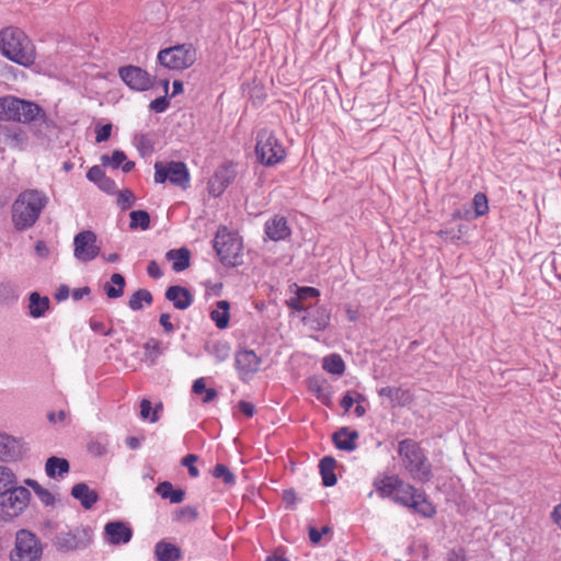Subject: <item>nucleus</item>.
<instances>
[{
    "label": "nucleus",
    "instance_id": "obj_1",
    "mask_svg": "<svg viewBox=\"0 0 561 561\" xmlns=\"http://www.w3.org/2000/svg\"><path fill=\"white\" fill-rule=\"evenodd\" d=\"M48 196L39 190L27 188L21 192L12 204V222L16 230L23 231L35 225Z\"/></svg>",
    "mask_w": 561,
    "mask_h": 561
},
{
    "label": "nucleus",
    "instance_id": "obj_2",
    "mask_svg": "<svg viewBox=\"0 0 561 561\" xmlns=\"http://www.w3.org/2000/svg\"><path fill=\"white\" fill-rule=\"evenodd\" d=\"M0 51L12 62L31 67L36 59L35 46L19 27L8 26L0 31Z\"/></svg>",
    "mask_w": 561,
    "mask_h": 561
},
{
    "label": "nucleus",
    "instance_id": "obj_3",
    "mask_svg": "<svg viewBox=\"0 0 561 561\" xmlns=\"http://www.w3.org/2000/svg\"><path fill=\"white\" fill-rule=\"evenodd\" d=\"M0 121L30 124L46 122L44 110L36 103L13 95L0 98Z\"/></svg>",
    "mask_w": 561,
    "mask_h": 561
},
{
    "label": "nucleus",
    "instance_id": "obj_4",
    "mask_svg": "<svg viewBox=\"0 0 561 561\" xmlns=\"http://www.w3.org/2000/svg\"><path fill=\"white\" fill-rule=\"evenodd\" d=\"M398 454L412 479L421 482L431 480L432 466L425 451L416 442L412 439L401 440L398 445Z\"/></svg>",
    "mask_w": 561,
    "mask_h": 561
},
{
    "label": "nucleus",
    "instance_id": "obj_5",
    "mask_svg": "<svg viewBox=\"0 0 561 561\" xmlns=\"http://www.w3.org/2000/svg\"><path fill=\"white\" fill-rule=\"evenodd\" d=\"M214 248L222 264L237 266L242 263V241L238 234L228 231L226 227L217 231Z\"/></svg>",
    "mask_w": 561,
    "mask_h": 561
},
{
    "label": "nucleus",
    "instance_id": "obj_6",
    "mask_svg": "<svg viewBox=\"0 0 561 561\" xmlns=\"http://www.w3.org/2000/svg\"><path fill=\"white\" fill-rule=\"evenodd\" d=\"M158 61L170 70H183L190 68L196 60V49L192 44H181L161 49Z\"/></svg>",
    "mask_w": 561,
    "mask_h": 561
},
{
    "label": "nucleus",
    "instance_id": "obj_7",
    "mask_svg": "<svg viewBox=\"0 0 561 561\" xmlns=\"http://www.w3.org/2000/svg\"><path fill=\"white\" fill-rule=\"evenodd\" d=\"M31 492L24 488L15 485L10 491L0 494V519L10 522L18 517L27 506Z\"/></svg>",
    "mask_w": 561,
    "mask_h": 561
},
{
    "label": "nucleus",
    "instance_id": "obj_8",
    "mask_svg": "<svg viewBox=\"0 0 561 561\" xmlns=\"http://www.w3.org/2000/svg\"><path fill=\"white\" fill-rule=\"evenodd\" d=\"M42 545L37 537L27 529H20L15 534L14 547L10 551V561H39Z\"/></svg>",
    "mask_w": 561,
    "mask_h": 561
},
{
    "label": "nucleus",
    "instance_id": "obj_9",
    "mask_svg": "<svg viewBox=\"0 0 561 561\" xmlns=\"http://www.w3.org/2000/svg\"><path fill=\"white\" fill-rule=\"evenodd\" d=\"M255 153L264 165H274L285 158V150L275 135L268 129L257 133Z\"/></svg>",
    "mask_w": 561,
    "mask_h": 561
},
{
    "label": "nucleus",
    "instance_id": "obj_10",
    "mask_svg": "<svg viewBox=\"0 0 561 561\" xmlns=\"http://www.w3.org/2000/svg\"><path fill=\"white\" fill-rule=\"evenodd\" d=\"M167 180L174 185L186 188L190 184V173L186 164L182 161L156 162V183H164Z\"/></svg>",
    "mask_w": 561,
    "mask_h": 561
},
{
    "label": "nucleus",
    "instance_id": "obj_11",
    "mask_svg": "<svg viewBox=\"0 0 561 561\" xmlns=\"http://www.w3.org/2000/svg\"><path fill=\"white\" fill-rule=\"evenodd\" d=\"M73 254L80 262H90L100 253L96 234L91 230L79 232L73 239Z\"/></svg>",
    "mask_w": 561,
    "mask_h": 561
},
{
    "label": "nucleus",
    "instance_id": "obj_12",
    "mask_svg": "<svg viewBox=\"0 0 561 561\" xmlns=\"http://www.w3.org/2000/svg\"><path fill=\"white\" fill-rule=\"evenodd\" d=\"M118 73L121 79L133 90L146 91L153 84L151 76L136 66L122 67Z\"/></svg>",
    "mask_w": 561,
    "mask_h": 561
},
{
    "label": "nucleus",
    "instance_id": "obj_13",
    "mask_svg": "<svg viewBox=\"0 0 561 561\" xmlns=\"http://www.w3.org/2000/svg\"><path fill=\"white\" fill-rule=\"evenodd\" d=\"M234 365L239 377L242 380H247L259 370L261 359L253 351L241 350L236 353Z\"/></svg>",
    "mask_w": 561,
    "mask_h": 561
},
{
    "label": "nucleus",
    "instance_id": "obj_14",
    "mask_svg": "<svg viewBox=\"0 0 561 561\" xmlns=\"http://www.w3.org/2000/svg\"><path fill=\"white\" fill-rule=\"evenodd\" d=\"M234 178L236 171L232 165L219 167L208 181V193L215 197L220 196Z\"/></svg>",
    "mask_w": 561,
    "mask_h": 561
},
{
    "label": "nucleus",
    "instance_id": "obj_15",
    "mask_svg": "<svg viewBox=\"0 0 561 561\" xmlns=\"http://www.w3.org/2000/svg\"><path fill=\"white\" fill-rule=\"evenodd\" d=\"M104 537L111 545H125L131 540L133 529L121 520L108 522L104 527Z\"/></svg>",
    "mask_w": 561,
    "mask_h": 561
},
{
    "label": "nucleus",
    "instance_id": "obj_16",
    "mask_svg": "<svg viewBox=\"0 0 561 561\" xmlns=\"http://www.w3.org/2000/svg\"><path fill=\"white\" fill-rule=\"evenodd\" d=\"M264 230L268 239L273 241L285 240L291 233L286 218L278 215L265 222Z\"/></svg>",
    "mask_w": 561,
    "mask_h": 561
},
{
    "label": "nucleus",
    "instance_id": "obj_17",
    "mask_svg": "<svg viewBox=\"0 0 561 561\" xmlns=\"http://www.w3.org/2000/svg\"><path fill=\"white\" fill-rule=\"evenodd\" d=\"M20 455L21 448L19 440L4 432H0V462L15 460Z\"/></svg>",
    "mask_w": 561,
    "mask_h": 561
},
{
    "label": "nucleus",
    "instance_id": "obj_18",
    "mask_svg": "<svg viewBox=\"0 0 561 561\" xmlns=\"http://www.w3.org/2000/svg\"><path fill=\"white\" fill-rule=\"evenodd\" d=\"M3 141L13 149H23L27 144L26 133L18 126H0Z\"/></svg>",
    "mask_w": 561,
    "mask_h": 561
},
{
    "label": "nucleus",
    "instance_id": "obj_19",
    "mask_svg": "<svg viewBox=\"0 0 561 561\" xmlns=\"http://www.w3.org/2000/svg\"><path fill=\"white\" fill-rule=\"evenodd\" d=\"M165 298L179 310L187 309L193 302V296L185 287L174 285L165 291Z\"/></svg>",
    "mask_w": 561,
    "mask_h": 561
},
{
    "label": "nucleus",
    "instance_id": "obj_20",
    "mask_svg": "<svg viewBox=\"0 0 561 561\" xmlns=\"http://www.w3.org/2000/svg\"><path fill=\"white\" fill-rule=\"evenodd\" d=\"M302 321L312 330L322 331L330 323V312L324 307H317L312 310H309L307 314L302 317Z\"/></svg>",
    "mask_w": 561,
    "mask_h": 561
},
{
    "label": "nucleus",
    "instance_id": "obj_21",
    "mask_svg": "<svg viewBox=\"0 0 561 561\" xmlns=\"http://www.w3.org/2000/svg\"><path fill=\"white\" fill-rule=\"evenodd\" d=\"M71 495L78 500L85 510H90L99 500L98 492L84 482L75 484L71 489Z\"/></svg>",
    "mask_w": 561,
    "mask_h": 561
},
{
    "label": "nucleus",
    "instance_id": "obj_22",
    "mask_svg": "<svg viewBox=\"0 0 561 561\" xmlns=\"http://www.w3.org/2000/svg\"><path fill=\"white\" fill-rule=\"evenodd\" d=\"M358 433L350 431L347 427H342L333 434V443L340 450L353 451L356 449V439Z\"/></svg>",
    "mask_w": 561,
    "mask_h": 561
},
{
    "label": "nucleus",
    "instance_id": "obj_23",
    "mask_svg": "<svg viewBox=\"0 0 561 561\" xmlns=\"http://www.w3.org/2000/svg\"><path fill=\"white\" fill-rule=\"evenodd\" d=\"M154 556L158 561H179L182 558V551L178 546L161 540L154 546Z\"/></svg>",
    "mask_w": 561,
    "mask_h": 561
},
{
    "label": "nucleus",
    "instance_id": "obj_24",
    "mask_svg": "<svg viewBox=\"0 0 561 561\" xmlns=\"http://www.w3.org/2000/svg\"><path fill=\"white\" fill-rule=\"evenodd\" d=\"M69 470L70 466L68 460L56 456L49 457L45 465L46 474L51 479L61 478L64 474L68 473Z\"/></svg>",
    "mask_w": 561,
    "mask_h": 561
},
{
    "label": "nucleus",
    "instance_id": "obj_25",
    "mask_svg": "<svg viewBox=\"0 0 561 561\" xmlns=\"http://www.w3.org/2000/svg\"><path fill=\"white\" fill-rule=\"evenodd\" d=\"M378 394L388 398L393 407H403L410 399L408 391L396 387H382L378 390Z\"/></svg>",
    "mask_w": 561,
    "mask_h": 561
},
{
    "label": "nucleus",
    "instance_id": "obj_26",
    "mask_svg": "<svg viewBox=\"0 0 561 561\" xmlns=\"http://www.w3.org/2000/svg\"><path fill=\"white\" fill-rule=\"evenodd\" d=\"M165 256L172 262V268L175 272H182L190 266V251L185 248L170 250Z\"/></svg>",
    "mask_w": 561,
    "mask_h": 561
},
{
    "label": "nucleus",
    "instance_id": "obj_27",
    "mask_svg": "<svg viewBox=\"0 0 561 561\" xmlns=\"http://www.w3.org/2000/svg\"><path fill=\"white\" fill-rule=\"evenodd\" d=\"M336 461L332 457H324L319 463L322 483L324 486H333L336 483V476L334 473Z\"/></svg>",
    "mask_w": 561,
    "mask_h": 561
},
{
    "label": "nucleus",
    "instance_id": "obj_28",
    "mask_svg": "<svg viewBox=\"0 0 561 561\" xmlns=\"http://www.w3.org/2000/svg\"><path fill=\"white\" fill-rule=\"evenodd\" d=\"M125 278L122 274L115 273L111 276V282L104 284V291L110 299H117L124 295Z\"/></svg>",
    "mask_w": 561,
    "mask_h": 561
},
{
    "label": "nucleus",
    "instance_id": "obj_29",
    "mask_svg": "<svg viewBox=\"0 0 561 561\" xmlns=\"http://www.w3.org/2000/svg\"><path fill=\"white\" fill-rule=\"evenodd\" d=\"M49 308L48 297H42L38 293L34 291L30 295V316L32 318H41Z\"/></svg>",
    "mask_w": 561,
    "mask_h": 561
},
{
    "label": "nucleus",
    "instance_id": "obj_30",
    "mask_svg": "<svg viewBox=\"0 0 561 561\" xmlns=\"http://www.w3.org/2000/svg\"><path fill=\"white\" fill-rule=\"evenodd\" d=\"M229 302L227 300L217 301L216 309L210 312V318L218 329H225L229 323Z\"/></svg>",
    "mask_w": 561,
    "mask_h": 561
},
{
    "label": "nucleus",
    "instance_id": "obj_31",
    "mask_svg": "<svg viewBox=\"0 0 561 561\" xmlns=\"http://www.w3.org/2000/svg\"><path fill=\"white\" fill-rule=\"evenodd\" d=\"M397 485L398 489L392 501L400 505L409 507L412 500L415 499V494L417 491L411 484L405 483L402 480Z\"/></svg>",
    "mask_w": 561,
    "mask_h": 561
},
{
    "label": "nucleus",
    "instance_id": "obj_32",
    "mask_svg": "<svg viewBox=\"0 0 561 561\" xmlns=\"http://www.w3.org/2000/svg\"><path fill=\"white\" fill-rule=\"evenodd\" d=\"M400 481L401 479L394 476L385 477L380 481L375 482V486L381 497H390L392 500L398 489L397 484L400 483Z\"/></svg>",
    "mask_w": 561,
    "mask_h": 561
},
{
    "label": "nucleus",
    "instance_id": "obj_33",
    "mask_svg": "<svg viewBox=\"0 0 561 561\" xmlns=\"http://www.w3.org/2000/svg\"><path fill=\"white\" fill-rule=\"evenodd\" d=\"M322 367L325 371L341 376L345 370V364L337 354H331L323 358Z\"/></svg>",
    "mask_w": 561,
    "mask_h": 561
},
{
    "label": "nucleus",
    "instance_id": "obj_34",
    "mask_svg": "<svg viewBox=\"0 0 561 561\" xmlns=\"http://www.w3.org/2000/svg\"><path fill=\"white\" fill-rule=\"evenodd\" d=\"M409 507L424 517H432L435 514L434 506L419 492H416L415 499L412 500Z\"/></svg>",
    "mask_w": 561,
    "mask_h": 561
},
{
    "label": "nucleus",
    "instance_id": "obj_35",
    "mask_svg": "<svg viewBox=\"0 0 561 561\" xmlns=\"http://www.w3.org/2000/svg\"><path fill=\"white\" fill-rule=\"evenodd\" d=\"M152 299V295L149 290L138 289L130 296L128 307L134 311H138L144 308V302L147 305H151Z\"/></svg>",
    "mask_w": 561,
    "mask_h": 561
},
{
    "label": "nucleus",
    "instance_id": "obj_36",
    "mask_svg": "<svg viewBox=\"0 0 561 561\" xmlns=\"http://www.w3.org/2000/svg\"><path fill=\"white\" fill-rule=\"evenodd\" d=\"M18 485V478L14 471L7 467L0 465V494L10 491Z\"/></svg>",
    "mask_w": 561,
    "mask_h": 561
},
{
    "label": "nucleus",
    "instance_id": "obj_37",
    "mask_svg": "<svg viewBox=\"0 0 561 561\" xmlns=\"http://www.w3.org/2000/svg\"><path fill=\"white\" fill-rule=\"evenodd\" d=\"M130 229L140 228L147 230L150 226V216L146 210H133L130 213Z\"/></svg>",
    "mask_w": 561,
    "mask_h": 561
},
{
    "label": "nucleus",
    "instance_id": "obj_38",
    "mask_svg": "<svg viewBox=\"0 0 561 561\" xmlns=\"http://www.w3.org/2000/svg\"><path fill=\"white\" fill-rule=\"evenodd\" d=\"M126 154L121 150H115L113 154L110 157L107 154H103L101 157V163L103 167H111L113 169H117L122 167V164L126 161Z\"/></svg>",
    "mask_w": 561,
    "mask_h": 561
},
{
    "label": "nucleus",
    "instance_id": "obj_39",
    "mask_svg": "<svg viewBox=\"0 0 561 561\" xmlns=\"http://www.w3.org/2000/svg\"><path fill=\"white\" fill-rule=\"evenodd\" d=\"M25 482L34 490V492L45 505H50L54 503L55 499L53 494L48 490L44 489L37 481L27 479Z\"/></svg>",
    "mask_w": 561,
    "mask_h": 561
},
{
    "label": "nucleus",
    "instance_id": "obj_40",
    "mask_svg": "<svg viewBox=\"0 0 561 561\" xmlns=\"http://www.w3.org/2000/svg\"><path fill=\"white\" fill-rule=\"evenodd\" d=\"M57 545L64 550H75L79 546V540L72 533H62L57 537Z\"/></svg>",
    "mask_w": 561,
    "mask_h": 561
},
{
    "label": "nucleus",
    "instance_id": "obj_41",
    "mask_svg": "<svg viewBox=\"0 0 561 561\" xmlns=\"http://www.w3.org/2000/svg\"><path fill=\"white\" fill-rule=\"evenodd\" d=\"M144 348L146 360H149L150 364H154L156 359L161 354L160 343L157 340H150L145 343Z\"/></svg>",
    "mask_w": 561,
    "mask_h": 561
},
{
    "label": "nucleus",
    "instance_id": "obj_42",
    "mask_svg": "<svg viewBox=\"0 0 561 561\" xmlns=\"http://www.w3.org/2000/svg\"><path fill=\"white\" fill-rule=\"evenodd\" d=\"M213 476L221 479L226 484H233L236 482L234 474L225 465L218 463L213 470Z\"/></svg>",
    "mask_w": 561,
    "mask_h": 561
},
{
    "label": "nucleus",
    "instance_id": "obj_43",
    "mask_svg": "<svg viewBox=\"0 0 561 561\" xmlns=\"http://www.w3.org/2000/svg\"><path fill=\"white\" fill-rule=\"evenodd\" d=\"M152 410L151 402L148 399H142L140 402V416L144 420H150L151 423H154L158 421V407L152 412V415L150 416Z\"/></svg>",
    "mask_w": 561,
    "mask_h": 561
},
{
    "label": "nucleus",
    "instance_id": "obj_44",
    "mask_svg": "<svg viewBox=\"0 0 561 561\" xmlns=\"http://www.w3.org/2000/svg\"><path fill=\"white\" fill-rule=\"evenodd\" d=\"M473 207L476 211V217L486 214V211L489 210L486 196L482 193L476 194L473 197Z\"/></svg>",
    "mask_w": 561,
    "mask_h": 561
},
{
    "label": "nucleus",
    "instance_id": "obj_45",
    "mask_svg": "<svg viewBox=\"0 0 561 561\" xmlns=\"http://www.w3.org/2000/svg\"><path fill=\"white\" fill-rule=\"evenodd\" d=\"M213 354L218 362H224L229 357L230 347L227 343H216L213 346Z\"/></svg>",
    "mask_w": 561,
    "mask_h": 561
},
{
    "label": "nucleus",
    "instance_id": "obj_46",
    "mask_svg": "<svg viewBox=\"0 0 561 561\" xmlns=\"http://www.w3.org/2000/svg\"><path fill=\"white\" fill-rule=\"evenodd\" d=\"M197 456L193 454H190L182 459V465L187 468L190 476L193 478L199 476V471L195 467V462L197 461Z\"/></svg>",
    "mask_w": 561,
    "mask_h": 561
},
{
    "label": "nucleus",
    "instance_id": "obj_47",
    "mask_svg": "<svg viewBox=\"0 0 561 561\" xmlns=\"http://www.w3.org/2000/svg\"><path fill=\"white\" fill-rule=\"evenodd\" d=\"M117 203L123 209H128L135 204V196L128 190L122 191L118 195Z\"/></svg>",
    "mask_w": 561,
    "mask_h": 561
},
{
    "label": "nucleus",
    "instance_id": "obj_48",
    "mask_svg": "<svg viewBox=\"0 0 561 561\" xmlns=\"http://www.w3.org/2000/svg\"><path fill=\"white\" fill-rule=\"evenodd\" d=\"M176 519H187V520H195L198 516V513L196 508L191 506H184L176 511L175 513Z\"/></svg>",
    "mask_w": 561,
    "mask_h": 561
},
{
    "label": "nucleus",
    "instance_id": "obj_49",
    "mask_svg": "<svg viewBox=\"0 0 561 561\" xmlns=\"http://www.w3.org/2000/svg\"><path fill=\"white\" fill-rule=\"evenodd\" d=\"M104 176L105 173L100 165H93L87 173L88 180L95 183L96 185L100 181L103 180Z\"/></svg>",
    "mask_w": 561,
    "mask_h": 561
},
{
    "label": "nucleus",
    "instance_id": "obj_50",
    "mask_svg": "<svg viewBox=\"0 0 561 561\" xmlns=\"http://www.w3.org/2000/svg\"><path fill=\"white\" fill-rule=\"evenodd\" d=\"M112 133V124H105L95 129V140L96 142L106 141L111 137Z\"/></svg>",
    "mask_w": 561,
    "mask_h": 561
},
{
    "label": "nucleus",
    "instance_id": "obj_51",
    "mask_svg": "<svg viewBox=\"0 0 561 561\" xmlns=\"http://www.w3.org/2000/svg\"><path fill=\"white\" fill-rule=\"evenodd\" d=\"M149 107L156 113H162L169 107V101L167 96H160L151 101Z\"/></svg>",
    "mask_w": 561,
    "mask_h": 561
},
{
    "label": "nucleus",
    "instance_id": "obj_52",
    "mask_svg": "<svg viewBox=\"0 0 561 561\" xmlns=\"http://www.w3.org/2000/svg\"><path fill=\"white\" fill-rule=\"evenodd\" d=\"M319 295V291L313 287H301L297 290V297L304 302L309 298H314Z\"/></svg>",
    "mask_w": 561,
    "mask_h": 561
},
{
    "label": "nucleus",
    "instance_id": "obj_53",
    "mask_svg": "<svg viewBox=\"0 0 561 561\" xmlns=\"http://www.w3.org/2000/svg\"><path fill=\"white\" fill-rule=\"evenodd\" d=\"M363 399H364V397L362 394H359V393H357V398H354L351 392H347L343 397V399L341 401V405L347 412L353 407L355 401H360Z\"/></svg>",
    "mask_w": 561,
    "mask_h": 561
},
{
    "label": "nucleus",
    "instance_id": "obj_54",
    "mask_svg": "<svg viewBox=\"0 0 561 561\" xmlns=\"http://www.w3.org/2000/svg\"><path fill=\"white\" fill-rule=\"evenodd\" d=\"M173 485L169 481H163L159 483L156 488V492L162 497L167 499L170 492L172 491Z\"/></svg>",
    "mask_w": 561,
    "mask_h": 561
},
{
    "label": "nucleus",
    "instance_id": "obj_55",
    "mask_svg": "<svg viewBox=\"0 0 561 561\" xmlns=\"http://www.w3.org/2000/svg\"><path fill=\"white\" fill-rule=\"evenodd\" d=\"M184 497H185V492L181 489H178V490H174L172 489V491L170 492V494L168 495V500L172 503V504H179V503H182L184 501Z\"/></svg>",
    "mask_w": 561,
    "mask_h": 561
},
{
    "label": "nucleus",
    "instance_id": "obj_56",
    "mask_svg": "<svg viewBox=\"0 0 561 561\" xmlns=\"http://www.w3.org/2000/svg\"><path fill=\"white\" fill-rule=\"evenodd\" d=\"M288 306L297 311H305L309 309V306H307L300 298H298L297 295L289 299Z\"/></svg>",
    "mask_w": 561,
    "mask_h": 561
},
{
    "label": "nucleus",
    "instance_id": "obj_57",
    "mask_svg": "<svg viewBox=\"0 0 561 561\" xmlns=\"http://www.w3.org/2000/svg\"><path fill=\"white\" fill-rule=\"evenodd\" d=\"M147 273L152 278H160L162 276V271L156 261H151L148 264Z\"/></svg>",
    "mask_w": 561,
    "mask_h": 561
},
{
    "label": "nucleus",
    "instance_id": "obj_58",
    "mask_svg": "<svg viewBox=\"0 0 561 561\" xmlns=\"http://www.w3.org/2000/svg\"><path fill=\"white\" fill-rule=\"evenodd\" d=\"M465 559H466L465 550L461 548L450 550L447 553V561H465Z\"/></svg>",
    "mask_w": 561,
    "mask_h": 561
},
{
    "label": "nucleus",
    "instance_id": "obj_59",
    "mask_svg": "<svg viewBox=\"0 0 561 561\" xmlns=\"http://www.w3.org/2000/svg\"><path fill=\"white\" fill-rule=\"evenodd\" d=\"M159 322L165 332L170 333L174 331V327L171 323V316L169 313H162L160 316Z\"/></svg>",
    "mask_w": 561,
    "mask_h": 561
},
{
    "label": "nucleus",
    "instance_id": "obj_60",
    "mask_svg": "<svg viewBox=\"0 0 561 561\" xmlns=\"http://www.w3.org/2000/svg\"><path fill=\"white\" fill-rule=\"evenodd\" d=\"M90 328L92 331L102 333L104 335H111L113 332L112 329L105 330V325L103 322H99V321H94V320L90 321Z\"/></svg>",
    "mask_w": 561,
    "mask_h": 561
},
{
    "label": "nucleus",
    "instance_id": "obj_61",
    "mask_svg": "<svg viewBox=\"0 0 561 561\" xmlns=\"http://www.w3.org/2000/svg\"><path fill=\"white\" fill-rule=\"evenodd\" d=\"M98 186L104 192H112L115 190L116 184L113 180L105 175L103 180L98 183Z\"/></svg>",
    "mask_w": 561,
    "mask_h": 561
},
{
    "label": "nucleus",
    "instance_id": "obj_62",
    "mask_svg": "<svg viewBox=\"0 0 561 561\" xmlns=\"http://www.w3.org/2000/svg\"><path fill=\"white\" fill-rule=\"evenodd\" d=\"M239 410L248 417H251L254 414V405L247 401L239 402Z\"/></svg>",
    "mask_w": 561,
    "mask_h": 561
},
{
    "label": "nucleus",
    "instance_id": "obj_63",
    "mask_svg": "<svg viewBox=\"0 0 561 561\" xmlns=\"http://www.w3.org/2000/svg\"><path fill=\"white\" fill-rule=\"evenodd\" d=\"M35 252L38 256L46 257V256H48L49 250H48L46 243L44 241L39 240L36 242Z\"/></svg>",
    "mask_w": 561,
    "mask_h": 561
},
{
    "label": "nucleus",
    "instance_id": "obj_64",
    "mask_svg": "<svg viewBox=\"0 0 561 561\" xmlns=\"http://www.w3.org/2000/svg\"><path fill=\"white\" fill-rule=\"evenodd\" d=\"M551 516L553 522L561 528V504L553 508Z\"/></svg>",
    "mask_w": 561,
    "mask_h": 561
}]
</instances>
